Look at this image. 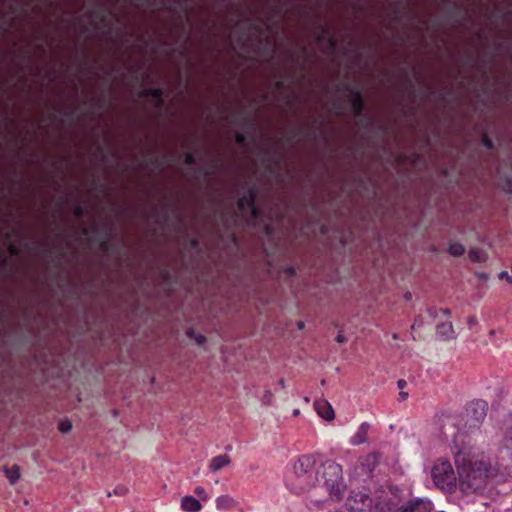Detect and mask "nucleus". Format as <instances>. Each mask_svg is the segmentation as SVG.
I'll return each mask as SVG.
<instances>
[{
  "label": "nucleus",
  "mask_w": 512,
  "mask_h": 512,
  "mask_svg": "<svg viewBox=\"0 0 512 512\" xmlns=\"http://www.w3.org/2000/svg\"><path fill=\"white\" fill-rule=\"evenodd\" d=\"M445 316L449 317L451 315V311L448 308H443L440 310Z\"/></svg>",
  "instance_id": "obj_49"
},
{
  "label": "nucleus",
  "mask_w": 512,
  "mask_h": 512,
  "mask_svg": "<svg viewBox=\"0 0 512 512\" xmlns=\"http://www.w3.org/2000/svg\"><path fill=\"white\" fill-rule=\"evenodd\" d=\"M327 41H328V44H329V46H330L331 48H333V49H334V48L336 47V45H337V41H336L335 37H333V36H331V35H330V36H328Z\"/></svg>",
  "instance_id": "obj_39"
},
{
  "label": "nucleus",
  "mask_w": 512,
  "mask_h": 512,
  "mask_svg": "<svg viewBox=\"0 0 512 512\" xmlns=\"http://www.w3.org/2000/svg\"><path fill=\"white\" fill-rule=\"evenodd\" d=\"M19 9V4L17 2L15 3H11L9 6H8V10H9V13L10 14H15L17 13Z\"/></svg>",
  "instance_id": "obj_35"
},
{
  "label": "nucleus",
  "mask_w": 512,
  "mask_h": 512,
  "mask_svg": "<svg viewBox=\"0 0 512 512\" xmlns=\"http://www.w3.org/2000/svg\"><path fill=\"white\" fill-rule=\"evenodd\" d=\"M436 333L444 340L455 338L454 328L451 322L440 323L436 327Z\"/></svg>",
  "instance_id": "obj_14"
},
{
  "label": "nucleus",
  "mask_w": 512,
  "mask_h": 512,
  "mask_svg": "<svg viewBox=\"0 0 512 512\" xmlns=\"http://www.w3.org/2000/svg\"><path fill=\"white\" fill-rule=\"evenodd\" d=\"M235 142L239 145H245L247 142V136L246 134L242 132H236L235 134Z\"/></svg>",
  "instance_id": "obj_29"
},
{
  "label": "nucleus",
  "mask_w": 512,
  "mask_h": 512,
  "mask_svg": "<svg viewBox=\"0 0 512 512\" xmlns=\"http://www.w3.org/2000/svg\"><path fill=\"white\" fill-rule=\"evenodd\" d=\"M184 163L186 165H194L196 163V157L193 153H186L184 157Z\"/></svg>",
  "instance_id": "obj_31"
},
{
  "label": "nucleus",
  "mask_w": 512,
  "mask_h": 512,
  "mask_svg": "<svg viewBox=\"0 0 512 512\" xmlns=\"http://www.w3.org/2000/svg\"><path fill=\"white\" fill-rule=\"evenodd\" d=\"M503 189L507 193H512V176L507 177L503 182Z\"/></svg>",
  "instance_id": "obj_32"
},
{
  "label": "nucleus",
  "mask_w": 512,
  "mask_h": 512,
  "mask_svg": "<svg viewBox=\"0 0 512 512\" xmlns=\"http://www.w3.org/2000/svg\"><path fill=\"white\" fill-rule=\"evenodd\" d=\"M83 234L87 235L88 234V229H83Z\"/></svg>",
  "instance_id": "obj_61"
},
{
  "label": "nucleus",
  "mask_w": 512,
  "mask_h": 512,
  "mask_svg": "<svg viewBox=\"0 0 512 512\" xmlns=\"http://www.w3.org/2000/svg\"><path fill=\"white\" fill-rule=\"evenodd\" d=\"M336 341L338 343H344L346 341V338L341 331L337 334Z\"/></svg>",
  "instance_id": "obj_42"
},
{
  "label": "nucleus",
  "mask_w": 512,
  "mask_h": 512,
  "mask_svg": "<svg viewBox=\"0 0 512 512\" xmlns=\"http://www.w3.org/2000/svg\"><path fill=\"white\" fill-rule=\"evenodd\" d=\"M181 508L187 512H198L201 510L202 505L193 496H184L181 500Z\"/></svg>",
  "instance_id": "obj_15"
},
{
  "label": "nucleus",
  "mask_w": 512,
  "mask_h": 512,
  "mask_svg": "<svg viewBox=\"0 0 512 512\" xmlns=\"http://www.w3.org/2000/svg\"><path fill=\"white\" fill-rule=\"evenodd\" d=\"M476 322V318L474 316H470L467 321L469 328H472L476 324Z\"/></svg>",
  "instance_id": "obj_43"
},
{
  "label": "nucleus",
  "mask_w": 512,
  "mask_h": 512,
  "mask_svg": "<svg viewBox=\"0 0 512 512\" xmlns=\"http://www.w3.org/2000/svg\"><path fill=\"white\" fill-rule=\"evenodd\" d=\"M433 482L438 488L452 490L456 484V474L450 463L446 459H438L431 471Z\"/></svg>",
  "instance_id": "obj_4"
},
{
  "label": "nucleus",
  "mask_w": 512,
  "mask_h": 512,
  "mask_svg": "<svg viewBox=\"0 0 512 512\" xmlns=\"http://www.w3.org/2000/svg\"><path fill=\"white\" fill-rule=\"evenodd\" d=\"M193 334H194V331H193L192 329H189V330L187 331V335H188L189 337H192V336H193Z\"/></svg>",
  "instance_id": "obj_57"
},
{
  "label": "nucleus",
  "mask_w": 512,
  "mask_h": 512,
  "mask_svg": "<svg viewBox=\"0 0 512 512\" xmlns=\"http://www.w3.org/2000/svg\"><path fill=\"white\" fill-rule=\"evenodd\" d=\"M299 413V410H295L294 414L297 415Z\"/></svg>",
  "instance_id": "obj_64"
},
{
  "label": "nucleus",
  "mask_w": 512,
  "mask_h": 512,
  "mask_svg": "<svg viewBox=\"0 0 512 512\" xmlns=\"http://www.w3.org/2000/svg\"><path fill=\"white\" fill-rule=\"evenodd\" d=\"M448 251L451 255L459 257L465 253V247L459 242H451Z\"/></svg>",
  "instance_id": "obj_21"
},
{
  "label": "nucleus",
  "mask_w": 512,
  "mask_h": 512,
  "mask_svg": "<svg viewBox=\"0 0 512 512\" xmlns=\"http://www.w3.org/2000/svg\"><path fill=\"white\" fill-rule=\"evenodd\" d=\"M197 243H198V242H197V240H193V241H192V244H193V245H197Z\"/></svg>",
  "instance_id": "obj_62"
},
{
  "label": "nucleus",
  "mask_w": 512,
  "mask_h": 512,
  "mask_svg": "<svg viewBox=\"0 0 512 512\" xmlns=\"http://www.w3.org/2000/svg\"><path fill=\"white\" fill-rule=\"evenodd\" d=\"M274 85H275L276 89L282 90L285 88L286 83L283 79H280V80L276 81Z\"/></svg>",
  "instance_id": "obj_38"
},
{
  "label": "nucleus",
  "mask_w": 512,
  "mask_h": 512,
  "mask_svg": "<svg viewBox=\"0 0 512 512\" xmlns=\"http://www.w3.org/2000/svg\"><path fill=\"white\" fill-rule=\"evenodd\" d=\"M302 132H303L302 128L295 130L293 135L287 138V142H291L297 134H300Z\"/></svg>",
  "instance_id": "obj_45"
},
{
  "label": "nucleus",
  "mask_w": 512,
  "mask_h": 512,
  "mask_svg": "<svg viewBox=\"0 0 512 512\" xmlns=\"http://www.w3.org/2000/svg\"><path fill=\"white\" fill-rule=\"evenodd\" d=\"M195 493L199 496H205V489L201 486L195 488Z\"/></svg>",
  "instance_id": "obj_44"
},
{
  "label": "nucleus",
  "mask_w": 512,
  "mask_h": 512,
  "mask_svg": "<svg viewBox=\"0 0 512 512\" xmlns=\"http://www.w3.org/2000/svg\"><path fill=\"white\" fill-rule=\"evenodd\" d=\"M152 97L156 100V106L162 107L164 105V89L161 87L156 88H144L139 92V97L146 98Z\"/></svg>",
  "instance_id": "obj_12"
},
{
  "label": "nucleus",
  "mask_w": 512,
  "mask_h": 512,
  "mask_svg": "<svg viewBox=\"0 0 512 512\" xmlns=\"http://www.w3.org/2000/svg\"><path fill=\"white\" fill-rule=\"evenodd\" d=\"M8 252L12 255V256H19L20 255V249L18 248V246L15 244V243H10L8 245Z\"/></svg>",
  "instance_id": "obj_33"
},
{
  "label": "nucleus",
  "mask_w": 512,
  "mask_h": 512,
  "mask_svg": "<svg viewBox=\"0 0 512 512\" xmlns=\"http://www.w3.org/2000/svg\"><path fill=\"white\" fill-rule=\"evenodd\" d=\"M362 125H363L364 127H367V126L369 125V120H368V119H363V123H362Z\"/></svg>",
  "instance_id": "obj_56"
},
{
  "label": "nucleus",
  "mask_w": 512,
  "mask_h": 512,
  "mask_svg": "<svg viewBox=\"0 0 512 512\" xmlns=\"http://www.w3.org/2000/svg\"><path fill=\"white\" fill-rule=\"evenodd\" d=\"M341 86L348 92L352 113L356 118H362L365 109L364 97L360 89L351 83H343Z\"/></svg>",
  "instance_id": "obj_6"
},
{
  "label": "nucleus",
  "mask_w": 512,
  "mask_h": 512,
  "mask_svg": "<svg viewBox=\"0 0 512 512\" xmlns=\"http://www.w3.org/2000/svg\"><path fill=\"white\" fill-rule=\"evenodd\" d=\"M399 395L402 400H405L408 397V393L404 391H401Z\"/></svg>",
  "instance_id": "obj_52"
},
{
  "label": "nucleus",
  "mask_w": 512,
  "mask_h": 512,
  "mask_svg": "<svg viewBox=\"0 0 512 512\" xmlns=\"http://www.w3.org/2000/svg\"><path fill=\"white\" fill-rule=\"evenodd\" d=\"M320 483L322 482L331 495L339 496L345 487L342 467L333 460L319 459Z\"/></svg>",
  "instance_id": "obj_3"
},
{
  "label": "nucleus",
  "mask_w": 512,
  "mask_h": 512,
  "mask_svg": "<svg viewBox=\"0 0 512 512\" xmlns=\"http://www.w3.org/2000/svg\"><path fill=\"white\" fill-rule=\"evenodd\" d=\"M366 463L368 466H372V468L376 465V463L378 462V455L373 453V454H370L366 457Z\"/></svg>",
  "instance_id": "obj_30"
},
{
  "label": "nucleus",
  "mask_w": 512,
  "mask_h": 512,
  "mask_svg": "<svg viewBox=\"0 0 512 512\" xmlns=\"http://www.w3.org/2000/svg\"><path fill=\"white\" fill-rule=\"evenodd\" d=\"M370 430V425L367 422H363L358 427L355 434L350 438V444L353 446H358L367 441L368 432Z\"/></svg>",
  "instance_id": "obj_13"
},
{
  "label": "nucleus",
  "mask_w": 512,
  "mask_h": 512,
  "mask_svg": "<svg viewBox=\"0 0 512 512\" xmlns=\"http://www.w3.org/2000/svg\"><path fill=\"white\" fill-rule=\"evenodd\" d=\"M278 384L282 387V388H285V380L283 378H280L278 380Z\"/></svg>",
  "instance_id": "obj_53"
},
{
  "label": "nucleus",
  "mask_w": 512,
  "mask_h": 512,
  "mask_svg": "<svg viewBox=\"0 0 512 512\" xmlns=\"http://www.w3.org/2000/svg\"><path fill=\"white\" fill-rule=\"evenodd\" d=\"M195 341L197 342V344L202 345L206 342V337L202 334H198L195 336Z\"/></svg>",
  "instance_id": "obj_36"
},
{
  "label": "nucleus",
  "mask_w": 512,
  "mask_h": 512,
  "mask_svg": "<svg viewBox=\"0 0 512 512\" xmlns=\"http://www.w3.org/2000/svg\"><path fill=\"white\" fill-rule=\"evenodd\" d=\"M257 197V190L254 186H250L246 193L241 196L237 202L238 210L241 213H245L247 211L250 212L251 217L255 220L259 217L260 212L255 204V200Z\"/></svg>",
  "instance_id": "obj_7"
},
{
  "label": "nucleus",
  "mask_w": 512,
  "mask_h": 512,
  "mask_svg": "<svg viewBox=\"0 0 512 512\" xmlns=\"http://www.w3.org/2000/svg\"><path fill=\"white\" fill-rule=\"evenodd\" d=\"M230 463V457L227 454L215 456L211 459L210 469L218 471Z\"/></svg>",
  "instance_id": "obj_18"
},
{
  "label": "nucleus",
  "mask_w": 512,
  "mask_h": 512,
  "mask_svg": "<svg viewBox=\"0 0 512 512\" xmlns=\"http://www.w3.org/2000/svg\"><path fill=\"white\" fill-rule=\"evenodd\" d=\"M109 15H111V9L102 2L86 12L87 17L97 19L100 23H105Z\"/></svg>",
  "instance_id": "obj_10"
},
{
  "label": "nucleus",
  "mask_w": 512,
  "mask_h": 512,
  "mask_svg": "<svg viewBox=\"0 0 512 512\" xmlns=\"http://www.w3.org/2000/svg\"><path fill=\"white\" fill-rule=\"evenodd\" d=\"M371 505L372 499L364 492H353L346 500V507L351 512H368Z\"/></svg>",
  "instance_id": "obj_8"
},
{
  "label": "nucleus",
  "mask_w": 512,
  "mask_h": 512,
  "mask_svg": "<svg viewBox=\"0 0 512 512\" xmlns=\"http://www.w3.org/2000/svg\"><path fill=\"white\" fill-rule=\"evenodd\" d=\"M469 258L472 262L478 263L484 260L483 252L480 249H471L469 252Z\"/></svg>",
  "instance_id": "obj_23"
},
{
  "label": "nucleus",
  "mask_w": 512,
  "mask_h": 512,
  "mask_svg": "<svg viewBox=\"0 0 512 512\" xmlns=\"http://www.w3.org/2000/svg\"><path fill=\"white\" fill-rule=\"evenodd\" d=\"M219 167V162L218 160L214 159L212 160L208 166H205V167H201L199 169L196 170V178H199V177H209L211 175H213L216 170L218 169Z\"/></svg>",
  "instance_id": "obj_17"
},
{
  "label": "nucleus",
  "mask_w": 512,
  "mask_h": 512,
  "mask_svg": "<svg viewBox=\"0 0 512 512\" xmlns=\"http://www.w3.org/2000/svg\"><path fill=\"white\" fill-rule=\"evenodd\" d=\"M252 28H253L254 30H256V31H260V30H261V26H260V25H258V24H253V25H252Z\"/></svg>",
  "instance_id": "obj_54"
},
{
  "label": "nucleus",
  "mask_w": 512,
  "mask_h": 512,
  "mask_svg": "<svg viewBox=\"0 0 512 512\" xmlns=\"http://www.w3.org/2000/svg\"><path fill=\"white\" fill-rule=\"evenodd\" d=\"M319 457L315 454H304L294 460L285 478L287 488L295 493H305L320 484Z\"/></svg>",
  "instance_id": "obj_2"
},
{
  "label": "nucleus",
  "mask_w": 512,
  "mask_h": 512,
  "mask_svg": "<svg viewBox=\"0 0 512 512\" xmlns=\"http://www.w3.org/2000/svg\"><path fill=\"white\" fill-rule=\"evenodd\" d=\"M417 323H418V320L416 319V320L414 321V324L412 325V328H413V329L415 328V326L417 325Z\"/></svg>",
  "instance_id": "obj_60"
},
{
  "label": "nucleus",
  "mask_w": 512,
  "mask_h": 512,
  "mask_svg": "<svg viewBox=\"0 0 512 512\" xmlns=\"http://www.w3.org/2000/svg\"><path fill=\"white\" fill-rule=\"evenodd\" d=\"M9 265V259L6 256H2L0 259V268H5Z\"/></svg>",
  "instance_id": "obj_40"
},
{
  "label": "nucleus",
  "mask_w": 512,
  "mask_h": 512,
  "mask_svg": "<svg viewBox=\"0 0 512 512\" xmlns=\"http://www.w3.org/2000/svg\"><path fill=\"white\" fill-rule=\"evenodd\" d=\"M429 312V315L432 316V317H435L436 316V309L435 308H430L428 310Z\"/></svg>",
  "instance_id": "obj_50"
},
{
  "label": "nucleus",
  "mask_w": 512,
  "mask_h": 512,
  "mask_svg": "<svg viewBox=\"0 0 512 512\" xmlns=\"http://www.w3.org/2000/svg\"><path fill=\"white\" fill-rule=\"evenodd\" d=\"M408 92L413 98L415 97V88L410 80L408 81Z\"/></svg>",
  "instance_id": "obj_41"
},
{
  "label": "nucleus",
  "mask_w": 512,
  "mask_h": 512,
  "mask_svg": "<svg viewBox=\"0 0 512 512\" xmlns=\"http://www.w3.org/2000/svg\"><path fill=\"white\" fill-rule=\"evenodd\" d=\"M271 397H272V393H271V391H269V390L265 391V394H264V396H263V402H264L265 404H269V403H270V400H271Z\"/></svg>",
  "instance_id": "obj_37"
},
{
  "label": "nucleus",
  "mask_w": 512,
  "mask_h": 512,
  "mask_svg": "<svg viewBox=\"0 0 512 512\" xmlns=\"http://www.w3.org/2000/svg\"><path fill=\"white\" fill-rule=\"evenodd\" d=\"M99 151H100L101 153H103V148H102V147H99Z\"/></svg>",
  "instance_id": "obj_63"
},
{
  "label": "nucleus",
  "mask_w": 512,
  "mask_h": 512,
  "mask_svg": "<svg viewBox=\"0 0 512 512\" xmlns=\"http://www.w3.org/2000/svg\"><path fill=\"white\" fill-rule=\"evenodd\" d=\"M433 503L428 498L413 497L398 507L389 506V512H431Z\"/></svg>",
  "instance_id": "obj_5"
},
{
  "label": "nucleus",
  "mask_w": 512,
  "mask_h": 512,
  "mask_svg": "<svg viewBox=\"0 0 512 512\" xmlns=\"http://www.w3.org/2000/svg\"><path fill=\"white\" fill-rule=\"evenodd\" d=\"M231 122L235 123V124H238V125H241V126H245V125L249 124V126L251 128H254V126H255L254 121L250 120V118L248 116H245V117H234L231 120Z\"/></svg>",
  "instance_id": "obj_22"
},
{
  "label": "nucleus",
  "mask_w": 512,
  "mask_h": 512,
  "mask_svg": "<svg viewBox=\"0 0 512 512\" xmlns=\"http://www.w3.org/2000/svg\"><path fill=\"white\" fill-rule=\"evenodd\" d=\"M150 162L154 165H158L159 164V159L157 157H153L150 159Z\"/></svg>",
  "instance_id": "obj_51"
},
{
  "label": "nucleus",
  "mask_w": 512,
  "mask_h": 512,
  "mask_svg": "<svg viewBox=\"0 0 512 512\" xmlns=\"http://www.w3.org/2000/svg\"><path fill=\"white\" fill-rule=\"evenodd\" d=\"M73 214L75 217L77 218H81L84 216L85 214V207L83 205H75L74 208H73Z\"/></svg>",
  "instance_id": "obj_28"
},
{
  "label": "nucleus",
  "mask_w": 512,
  "mask_h": 512,
  "mask_svg": "<svg viewBox=\"0 0 512 512\" xmlns=\"http://www.w3.org/2000/svg\"><path fill=\"white\" fill-rule=\"evenodd\" d=\"M110 242L108 239H104L103 241L100 242V249L103 251V252H108L110 250Z\"/></svg>",
  "instance_id": "obj_34"
},
{
  "label": "nucleus",
  "mask_w": 512,
  "mask_h": 512,
  "mask_svg": "<svg viewBox=\"0 0 512 512\" xmlns=\"http://www.w3.org/2000/svg\"><path fill=\"white\" fill-rule=\"evenodd\" d=\"M236 506V501L229 495H222L216 499V507L218 510L227 511Z\"/></svg>",
  "instance_id": "obj_16"
},
{
  "label": "nucleus",
  "mask_w": 512,
  "mask_h": 512,
  "mask_svg": "<svg viewBox=\"0 0 512 512\" xmlns=\"http://www.w3.org/2000/svg\"><path fill=\"white\" fill-rule=\"evenodd\" d=\"M286 273H287L288 275H290V276L295 275V273H296L295 268H294L293 266H289V267H287V269H286Z\"/></svg>",
  "instance_id": "obj_47"
},
{
  "label": "nucleus",
  "mask_w": 512,
  "mask_h": 512,
  "mask_svg": "<svg viewBox=\"0 0 512 512\" xmlns=\"http://www.w3.org/2000/svg\"><path fill=\"white\" fill-rule=\"evenodd\" d=\"M126 492V489L124 487H117L114 489V494L116 495H122Z\"/></svg>",
  "instance_id": "obj_46"
},
{
  "label": "nucleus",
  "mask_w": 512,
  "mask_h": 512,
  "mask_svg": "<svg viewBox=\"0 0 512 512\" xmlns=\"http://www.w3.org/2000/svg\"><path fill=\"white\" fill-rule=\"evenodd\" d=\"M4 472L11 484H15L20 478V469L18 465L12 467H5Z\"/></svg>",
  "instance_id": "obj_20"
},
{
  "label": "nucleus",
  "mask_w": 512,
  "mask_h": 512,
  "mask_svg": "<svg viewBox=\"0 0 512 512\" xmlns=\"http://www.w3.org/2000/svg\"><path fill=\"white\" fill-rule=\"evenodd\" d=\"M488 409V404L484 400H475L472 401L467 406V415L471 419L470 426H477L480 424L486 417Z\"/></svg>",
  "instance_id": "obj_9"
},
{
  "label": "nucleus",
  "mask_w": 512,
  "mask_h": 512,
  "mask_svg": "<svg viewBox=\"0 0 512 512\" xmlns=\"http://www.w3.org/2000/svg\"><path fill=\"white\" fill-rule=\"evenodd\" d=\"M406 385H407V383H406V381H405V380H403V379H400V380H398V382H397V386H398V388H399V389H401V390H402V389H404V387H405Z\"/></svg>",
  "instance_id": "obj_48"
},
{
  "label": "nucleus",
  "mask_w": 512,
  "mask_h": 512,
  "mask_svg": "<svg viewBox=\"0 0 512 512\" xmlns=\"http://www.w3.org/2000/svg\"><path fill=\"white\" fill-rule=\"evenodd\" d=\"M502 453L512 460V426L506 432Z\"/></svg>",
  "instance_id": "obj_19"
},
{
  "label": "nucleus",
  "mask_w": 512,
  "mask_h": 512,
  "mask_svg": "<svg viewBox=\"0 0 512 512\" xmlns=\"http://www.w3.org/2000/svg\"><path fill=\"white\" fill-rule=\"evenodd\" d=\"M58 429L62 433H67L72 429V423L68 419H62L58 424Z\"/></svg>",
  "instance_id": "obj_25"
},
{
  "label": "nucleus",
  "mask_w": 512,
  "mask_h": 512,
  "mask_svg": "<svg viewBox=\"0 0 512 512\" xmlns=\"http://www.w3.org/2000/svg\"><path fill=\"white\" fill-rule=\"evenodd\" d=\"M320 33L316 35V41L318 43L323 42L326 38L328 39L329 35V28L326 25H319Z\"/></svg>",
  "instance_id": "obj_24"
},
{
  "label": "nucleus",
  "mask_w": 512,
  "mask_h": 512,
  "mask_svg": "<svg viewBox=\"0 0 512 512\" xmlns=\"http://www.w3.org/2000/svg\"><path fill=\"white\" fill-rule=\"evenodd\" d=\"M304 327V322L300 321L298 322V328L302 329Z\"/></svg>",
  "instance_id": "obj_58"
},
{
  "label": "nucleus",
  "mask_w": 512,
  "mask_h": 512,
  "mask_svg": "<svg viewBox=\"0 0 512 512\" xmlns=\"http://www.w3.org/2000/svg\"><path fill=\"white\" fill-rule=\"evenodd\" d=\"M5 238H6V240H11V238H12V232H7V233L5 234Z\"/></svg>",
  "instance_id": "obj_55"
},
{
  "label": "nucleus",
  "mask_w": 512,
  "mask_h": 512,
  "mask_svg": "<svg viewBox=\"0 0 512 512\" xmlns=\"http://www.w3.org/2000/svg\"><path fill=\"white\" fill-rule=\"evenodd\" d=\"M460 488L465 493H481L490 479L496 475L495 468L488 462L466 459L462 452L455 455Z\"/></svg>",
  "instance_id": "obj_1"
},
{
  "label": "nucleus",
  "mask_w": 512,
  "mask_h": 512,
  "mask_svg": "<svg viewBox=\"0 0 512 512\" xmlns=\"http://www.w3.org/2000/svg\"><path fill=\"white\" fill-rule=\"evenodd\" d=\"M481 142L483 144V146L485 148H487L488 150H493L494 149V142L492 141V139L488 136L487 133H483L482 136H481Z\"/></svg>",
  "instance_id": "obj_26"
},
{
  "label": "nucleus",
  "mask_w": 512,
  "mask_h": 512,
  "mask_svg": "<svg viewBox=\"0 0 512 512\" xmlns=\"http://www.w3.org/2000/svg\"><path fill=\"white\" fill-rule=\"evenodd\" d=\"M314 407H315L317 414L321 418H323L325 420L334 419V417H335L334 410L328 401H326L324 399L316 400L314 403Z\"/></svg>",
  "instance_id": "obj_11"
},
{
  "label": "nucleus",
  "mask_w": 512,
  "mask_h": 512,
  "mask_svg": "<svg viewBox=\"0 0 512 512\" xmlns=\"http://www.w3.org/2000/svg\"><path fill=\"white\" fill-rule=\"evenodd\" d=\"M405 297H406V299H410V298H411V293H409V292H408V293H406V294H405Z\"/></svg>",
  "instance_id": "obj_59"
},
{
  "label": "nucleus",
  "mask_w": 512,
  "mask_h": 512,
  "mask_svg": "<svg viewBox=\"0 0 512 512\" xmlns=\"http://www.w3.org/2000/svg\"><path fill=\"white\" fill-rule=\"evenodd\" d=\"M267 163L274 166H279L281 164V157L275 155H268L266 158Z\"/></svg>",
  "instance_id": "obj_27"
}]
</instances>
